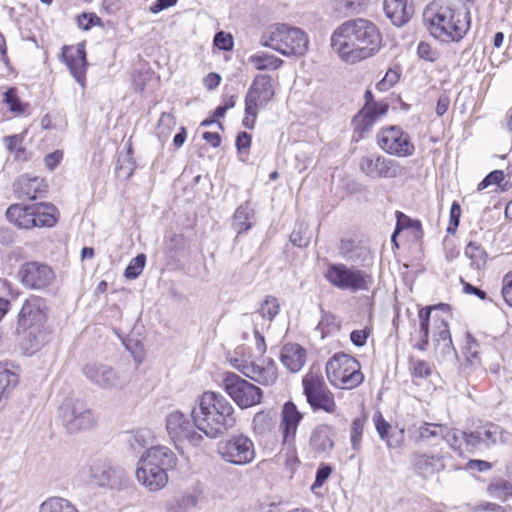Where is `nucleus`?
<instances>
[{
  "label": "nucleus",
  "instance_id": "nucleus-60",
  "mask_svg": "<svg viewBox=\"0 0 512 512\" xmlns=\"http://www.w3.org/2000/svg\"><path fill=\"white\" fill-rule=\"evenodd\" d=\"M433 308V306H427L419 310V326L422 328V330H424V328L426 329V327H429L430 316Z\"/></svg>",
  "mask_w": 512,
  "mask_h": 512
},
{
  "label": "nucleus",
  "instance_id": "nucleus-35",
  "mask_svg": "<svg viewBox=\"0 0 512 512\" xmlns=\"http://www.w3.org/2000/svg\"><path fill=\"white\" fill-rule=\"evenodd\" d=\"M249 62L257 70H276L282 66L284 61L272 54L257 52L249 57Z\"/></svg>",
  "mask_w": 512,
  "mask_h": 512
},
{
  "label": "nucleus",
  "instance_id": "nucleus-2",
  "mask_svg": "<svg viewBox=\"0 0 512 512\" xmlns=\"http://www.w3.org/2000/svg\"><path fill=\"white\" fill-rule=\"evenodd\" d=\"M196 429L209 438H217L236 425L235 409L221 393L205 391L191 411Z\"/></svg>",
  "mask_w": 512,
  "mask_h": 512
},
{
  "label": "nucleus",
  "instance_id": "nucleus-30",
  "mask_svg": "<svg viewBox=\"0 0 512 512\" xmlns=\"http://www.w3.org/2000/svg\"><path fill=\"white\" fill-rule=\"evenodd\" d=\"M282 364L291 372L299 371L306 361V350L299 344H286L282 347Z\"/></svg>",
  "mask_w": 512,
  "mask_h": 512
},
{
  "label": "nucleus",
  "instance_id": "nucleus-3",
  "mask_svg": "<svg viewBox=\"0 0 512 512\" xmlns=\"http://www.w3.org/2000/svg\"><path fill=\"white\" fill-rule=\"evenodd\" d=\"M430 34L444 43L459 42L470 29V12L456 9L444 0L431 2L423 12Z\"/></svg>",
  "mask_w": 512,
  "mask_h": 512
},
{
  "label": "nucleus",
  "instance_id": "nucleus-11",
  "mask_svg": "<svg viewBox=\"0 0 512 512\" xmlns=\"http://www.w3.org/2000/svg\"><path fill=\"white\" fill-rule=\"evenodd\" d=\"M59 418L69 433L90 429L96 422L93 411L78 399H66L59 408Z\"/></svg>",
  "mask_w": 512,
  "mask_h": 512
},
{
  "label": "nucleus",
  "instance_id": "nucleus-12",
  "mask_svg": "<svg viewBox=\"0 0 512 512\" xmlns=\"http://www.w3.org/2000/svg\"><path fill=\"white\" fill-rule=\"evenodd\" d=\"M165 428L168 437L176 446L184 442L199 446L203 441V436L195 429L194 420L189 419L180 410L171 411L166 415Z\"/></svg>",
  "mask_w": 512,
  "mask_h": 512
},
{
  "label": "nucleus",
  "instance_id": "nucleus-21",
  "mask_svg": "<svg viewBox=\"0 0 512 512\" xmlns=\"http://www.w3.org/2000/svg\"><path fill=\"white\" fill-rule=\"evenodd\" d=\"M48 314L49 307L46 299L31 295L22 305L18 322L23 327L39 328L46 323Z\"/></svg>",
  "mask_w": 512,
  "mask_h": 512
},
{
  "label": "nucleus",
  "instance_id": "nucleus-31",
  "mask_svg": "<svg viewBox=\"0 0 512 512\" xmlns=\"http://www.w3.org/2000/svg\"><path fill=\"white\" fill-rule=\"evenodd\" d=\"M254 218V209L248 202H246L236 209L233 216L232 227L237 232V234L246 232L253 226Z\"/></svg>",
  "mask_w": 512,
  "mask_h": 512
},
{
  "label": "nucleus",
  "instance_id": "nucleus-43",
  "mask_svg": "<svg viewBox=\"0 0 512 512\" xmlns=\"http://www.w3.org/2000/svg\"><path fill=\"white\" fill-rule=\"evenodd\" d=\"M290 241L297 247H307L310 242V235L307 231V226L304 223H299L290 234Z\"/></svg>",
  "mask_w": 512,
  "mask_h": 512
},
{
  "label": "nucleus",
  "instance_id": "nucleus-51",
  "mask_svg": "<svg viewBox=\"0 0 512 512\" xmlns=\"http://www.w3.org/2000/svg\"><path fill=\"white\" fill-rule=\"evenodd\" d=\"M501 293L505 302L512 307V271L503 277Z\"/></svg>",
  "mask_w": 512,
  "mask_h": 512
},
{
  "label": "nucleus",
  "instance_id": "nucleus-13",
  "mask_svg": "<svg viewBox=\"0 0 512 512\" xmlns=\"http://www.w3.org/2000/svg\"><path fill=\"white\" fill-rule=\"evenodd\" d=\"M217 452L224 461L240 466L251 463L256 454L253 441L242 434L219 442Z\"/></svg>",
  "mask_w": 512,
  "mask_h": 512
},
{
  "label": "nucleus",
  "instance_id": "nucleus-27",
  "mask_svg": "<svg viewBox=\"0 0 512 512\" xmlns=\"http://www.w3.org/2000/svg\"><path fill=\"white\" fill-rule=\"evenodd\" d=\"M13 189L19 198L34 200L46 192L47 185L43 178L21 175L14 182Z\"/></svg>",
  "mask_w": 512,
  "mask_h": 512
},
{
  "label": "nucleus",
  "instance_id": "nucleus-48",
  "mask_svg": "<svg viewBox=\"0 0 512 512\" xmlns=\"http://www.w3.org/2000/svg\"><path fill=\"white\" fill-rule=\"evenodd\" d=\"M214 45L223 51H230L233 49V37L224 31L217 32L214 36Z\"/></svg>",
  "mask_w": 512,
  "mask_h": 512
},
{
  "label": "nucleus",
  "instance_id": "nucleus-45",
  "mask_svg": "<svg viewBox=\"0 0 512 512\" xmlns=\"http://www.w3.org/2000/svg\"><path fill=\"white\" fill-rule=\"evenodd\" d=\"M373 420L375 422L376 430L382 440H385L388 447H393L389 439V430L391 429L390 423H388L382 416L381 413L374 415Z\"/></svg>",
  "mask_w": 512,
  "mask_h": 512
},
{
  "label": "nucleus",
  "instance_id": "nucleus-49",
  "mask_svg": "<svg viewBox=\"0 0 512 512\" xmlns=\"http://www.w3.org/2000/svg\"><path fill=\"white\" fill-rule=\"evenodd\" d=\"M4 102L9 106L12 112L22 113L24 108L16 94L15 88L8 89L4 94Z\"/></svg>",
  "mask_w": 512,
  "mask_h": 512
},
{
  "label": "nucleus",
  "instance_id": "nucleus-57",
  "mask_svg": "<svg viewBox=\"0 0 512 512\" xmlns=\"http://www.w3.org/2000/svg\"><path fill=\"white\" fill-rule=\"evenodd\" d=\"M62 158H63V152L57 150V151H54V152L46 155L44 158V163L49 170H53L60 163Z\"/></svg>",
  "mask_w": 512,
  "mask_h": 512
},
{
  "label": "nucleus",
  "instance_id": "nucleus-10",
  "mask_svg": "<svg viewBox=\"0 0 512 512\" xmlns=\"http://www.w3.org/2000/svg\"><path fill=\"white\" fill-rule=\"evenodd\" d=\"M222 387L241 409L256 406L261 403L263 398V391L260 387L233 372L224 375Z\"/></svg>",
  "mask_w": 512,
  "mask_h": 512
},
{
  "label": "nucleus",
  "instance_id": "nucleus-59",
  "mask_svg": "<svg viewBox=\"0 0 512 512\" xmlns=\"http://www.w3.org/2000/svg\"><path fill=\"white\" fill-rule=\"evenodd\" d=\"M251 145V135L245 131L240 132L236 138V147L239 152L246 150Z\"/></svg>",
  "mask_w": 512,
  "mask_h": 512
},
{
  "label": "nucleus",
  "instance_id": "nucleus-38",
  "mask_svg": "<svg viewBox=\"0 0 512 512\" xmlns=\"http://www.w3.org/2000/svg\"><path fill=\"white\" fill-rule=\"evenodd\" d=\"M39 512H79L68 500L60 497H51L45 500Z\"/></svg>",
  "mask_w": 512,
  "mask_h": 512
},
{
  "label": "nucleus",
  "instance_id": "nucleus-15",
  "mask_svg": "<svg viewBox=\"0 0 512 512\" xmlns=\"http://www.w3.org/2000/svg\"><path fill=\"white\" fill-rule=\"evenodd\" d=\"M377 144L386 153L397 157H408L415 151L409 135L399 126L382 128L377 134Z\"/></svg>",
  "mask_w": 512,
  "mask_h": 512
},
{
  "label": "nucleus",
  "instance_id": "nucleus-54",
  "mask_svg": "<svg viewBox=\"0 0 512 512\" xmlns=\"http://www.w3.org/2000/svg\"><path fill=\"white\" fill-rule=\"evenodd\" d=\"M332 473V468L329 465L321 466L317 469L315 481L312 485V490L320 488L324 482L329 478Z\"/></svg>",
  "mask_w": 512,
  "mask_h": 512
},
{
  "label": "nucleus",
  "instance_id": "nucleus-40",
  "mask_svg": "<svg viewBox=\"0 0 512 512\" xmlns=\"http://www.w3.org/2000/svg\"><path fill=\"white\" fill-rule=\"evenodd\" d=\"M478 430L481 434L485 448L494 445L501 435L499 426L493 423H486L485 425L478 427Z\"/></svg>",
  "mask_w": 512,
  "mask_h": 512
},
{
  "label": "nucleus",
  "instance_id": "nucleus-58",
  "mask_svg": "<svg viewBox=\"0 0 512 512\" xmlns=\"http://www.w3.org/2000/svg\"><path fill=\"white\" fill-rule=\"evenodd\" d=\"M367 337L368 332L366 330H354L350 334L351 342L358 347L365 345Z\"/></svg>",
  "mask_w": 512,
  "mask_h": 512
},
{
  "label": "nucleus",
  "instance_id": "nucleus-34",
  "mask_svg": "<svg viewBox=\"0 0 512 512\" xmlns=\"http://www.w3.org/2000/svg\"><path fill=\"white\" fill-rule=\"evenodd\" d=\"M19 382V374L7 363H0V393L10 397Z\"/></svg>",
  "mask_w": 512,
  "mask_h": 512
},
{
  "label": "nucleus",
  "instance_id": "nucleus-6",
  "mask_svg": "<svg viewBox=\"0 0 512 512\" xmlns=\"http://www.w3.org/2000/svg\"><path fill=\"white\" fill-rule=\"evenodd\" d=\"M260 43L286 57H298L307 52L309 40L307 34L298 27L275 24L262 35Z\"/></svg>",
  "mask_w": 512,
  "mask_h": 512
},
{
  "label": "nucleus",
  "instance_id": "nucleus-64",
  "mask_svg": "<svg viewBox=\"0 0 512 512\" xmlns=\"http://www.w3.org/2000/svg\"><path fill=\"white\" fill-rule=\"evenodd\" d=\"M220 81H221V77L219 74L209 73L204 78V85L206 86L207 89L212 90L220 84Z\"/></svg>",
  "mask_w": 512,
  "mask_h": 512
},
{
  "label": "nucleus",
  "instance_id": "nucleus-8",
  "mask_svg": "<svg viewBox=\"0 0 512 512\" xmlns=\"http://www.w3.org/2000/svg\"><path fill=\"white\" fill-rule=\"evenodd\" d=\"M326 375L331 385L340 389H353L364 380L359 362L345 353H336L329 359Z\"/></svg>",
  "mask_w": 512,
  "mask_h": 512
},
{
  "label": "nucleus",
  "instance_id": "nucleus-47",
  "mask_svg": "<svg viewBox=\"0 0 512 512\" xmlns=\"http://www.w3.org/2000/svg\"><path fill=\"white\" fill-rule=\"evenodd\" d=\"M460 216H461V207L459 203L454 201L450 208V220L449 225L447 227V233L454 235L459 223H460Z\"/></svg>",
  "mask_w": 512,
  "mask_h": 512
},
{
  "label": "nucleus",
  "instance_id": "nucleus-32",
  "mask_svg": "<svg viewBox=\"0 0 512 512\" xmlns=\"http://www.w3.org/2000/svg\"><path fill=\"white\" fill-rule=\"evenodd\" d=\"M464 255L470 260V267L476 271L485 269L488 259V254L477 242H469L464 250Z\"/></svg>",
  "mask_w": 512,
  "mask_h": 512
},
{
  "label": "nucleus",
  "instance_id": "nucleus-14",
  "mask_svg": "<svg viewBox=\"0 0 512 512\" xmlns=\"http://www.w3.org/2000/svg\"><path fill=\"white\" fill-rule=\"evenodd\" d=\"M82 372L93 385L103 390H120L129 381L124 374L103 363H88Z\"/></svg>",
  "mask_w": 512,
  "mask_h": 512
},
{
  "label": "nucleus",
  "instance_id": "nucleus-7",
  "mask_svg": "<svg viewBox=\"0 0 512 512\" xmlns=\"http://www.w3.org/2000/svg\"><path fill=\"white\" fill-rule=\"evenodd\" d=\"M324 278L333 287L351 293L368 291L373 284L371 274L355 266H347L343 263L328 264Z\"/></svg>",
  "mask_w": 512,
  "mask_h": 512
},
{
  "label": "nucleus",
  "instance_id": "nucleus-24",
  "mask_svg": "<svg viewBox=\"0 0 512 512\" xmlns=\"http://www.w3.org/2000/svg\"><path fill=\"white\" fill-rule=\"evenodd\" d=\"M334 430L330 425L319 424L309 437V448L316 457L327 456L334 448Z\"/></svg>",
  "mask_w": 512,
  "mask_h": 512
},
{
  "label": "nucleus",
  "instance_id": "nucleus-61",
  "mask_svg": "<svg viewBox=\"0 0 512 512\" xmlns=\"http://www.w3.org/2000/svg\"><path fill=\"white\" fill-rule=\"evenodd\" d=\"M462 283L464 285L463 286V290H464L465 293L473 294V295L477 296L481 300L486 299L487 294H486V292L484 290H481L480 288L475 287V286H473L470 283L464 282L463 280H462Z\"/></svg>",
  "mask_w": 512,
  "mask_h": 512
},
{
  "label": "nucleus",
  "instance_id": "nucleus-41",
  "mask_svg": "<svg viewBox=\"0 0 512 512\" xmlns=\"http://www.w3.org/2000/svg\"><path fill=\"white\" fill-rule=\"evenodd\" d=\"M280 304L278 299L273 296H267L265 300L261 303L258 312L261 316L269 321H272L276 315L279 313Z\"/></svg>",
  "mask_w": 512,
  "mask_h": 512
},
{
  "label": "nucleus",
  "instance_id": "nucleus-20",
  "mask_svg": "<svg viewBox=\"0 0 512 512\" xmlns=\"http://www.w3.org/2000/svg\"><path fill=\"white\" fill-rule=\"evenodd\" d=\"M91 481L99 487L121 489L126 485L125 471L109 462H96L90 467Z\"/></svg>",
  "mask_w": 512,
  "mask_h": 512
},
{
  "label": "nucleus",
  "instance_id": "nucleus-46",
  "mask_svg": "<svg viewBox=\"0 0 512 512\" xmlns=\"http://www.w3.org/2000/svg\"><path fill=\"white\" fill-rule=\"evenodd\" d=\"M364 429V420L356 418L352 422L351 426V445L354 450H358L361 443V438Z\"/></svg>",
  "mask_w": 512,
  "mask_h": 512
},
{
  "label": "nucleus",
  "instance_id": "nucleus-52",
  "mask_svg": "<svg viewBox=\"0 0 512 512\" xmlns=\"http://www.w3.org/2000/svg\"><path fill=\"white\" fill-rule=\"evenodd\" d=\"M399 80V73L394 69H389L384 78L377 84L380 90H387L395 85Z\"/></svg>",
  "mask_w": 512,
  "mask_h": 512
},
{
  "label": "nucleus",
  "instance_id": "nucleus-62",
  "mask_svg": "<svg viewBox=\"0 0 512 512\" xmlns=\"http://www.w3.org/2000/svg\"><path fill=\"white\" fill-rule=\"evenodd\" d=\"M175 125V119L172 114L163 112L160 116L158 127H165L167 130H171Z\"/></svg>",
  "mask_w": 512,
  "mask_h": 512
},
{
  "label": "nucleus",
  "instance_id": "nucleus-44",
  "mask_svg": "<svg viewBox=\"0 0 512 512\" xmlns=\"http://www.w3.org/2000/svg\"><path fill=\"white\" fill-rule=\"evenodd\" d=\"M463 442L469 452H474L476 450L485 448L478 428L474 431L464 432Z\"/></svg>",
  "mask_w": 512,
  "mask_h": 512
},
{
  "label": "nucleus",
  "instance_id": "nucleus-29",
  "mask_svg": "<svg viewBox=\"0 0 512 512\" xmlns=\"http://www.w3.org/2000/svg\"><path fill=\"white\" fill-rule=\"evenodd\" d=\"M384 11L391 22L398 27L406 24L412 17L414 10L407 0H384Z\"/></svg>",
  "mask_w": 512,
  "mask_h": 512
},
{
  "label": "nucleus",
  "instance_id": "nucleus-5",
  "mask_svg": "<svg viewBox=\"0 0 512 512\" xmlns=\"http://www.w3.org/2000/svg\"><path fill=\"white\" fill-rule=\"evenodd\" d=\"M6 217L20 229L52 228L59 220V211L49 202L12 204L6 211Z\"/></svg>",
  "mask_w": 512,
  "mask_h": 512
},
{
  "label": "nucleus",
  "instance_id": "nucleus-26",
  "mask_svg": "<svg viewBox=\"0 0 512 512\" xmlns=\"http://www.w3.org/2000/svg\"><path fill=\"white\" fill-rule=\"evenodd\" d=\"M388 110V104L385 102H373L365 104L364 107L353 118L355 130L366 132L384 115Z\"/></svg>",
  "mask_w": 512,
  "mask_h": 512
},
{
  "label": "nucleus",
  "instance_id": "nucleus-63",
  "mask_svg": "<svg viewBox=\"0 0 512 512\" xmlns=\"http://www.w3.org/2000/svg\"><path fill=\"white\" fill-rule=\"evenodd\" d=\"M469 469H477L480 472L490 470L492 468V464L490 462L484 460H469L467 463Z\"/></svg>",
  "mask_w": 512,
  "mask_h": 512
},
{
  "label": "nucleus",
  "instance_id": "nucleus-50",
  "mask_svg": "<svg viewBox=\"0 0 512 512\" xmlns=\"http://www.w3.org/2000/svg\"><path fill=\"white\" fill-rule=\"evenodd\" d=\"M417 54L421 59L434 62L437 59V52L427 42L421 41L417 47Z\"/></svg>",
  "mask_w": 512,
  "mask_h": 512
},
{
  "label": "nucleus",
  "instance_id": "nucleus-18",
  "mask_svg": "<svg viewBox=\"0 0 512 512\" xmlns=\"http://www.w3.org/2000/svg\"><path fill=\"white\" fill-rule=\"evenodd\" d=\"M304 394L311 408L323 410L326 413L333 414L337 410L333 393L326 387L322 379L310 377L303 379Z\"/></svg>",
  "mask_w": 512,
  "mask_h": 512
},
{
  "label": "nucleus",
  "instance_id": "nucleus-55",
  "mask_svg": "<svg viewBox=\"0 0 512 512\" xmlns=\"http://www.w3.org/2000/svg\"><path fill=\"white\" fill-rule=\"evenodd\" d=\"M338 9L345 11H357L362 6L366 5L368 0H335Z\"/></svg>",
  "mask_w": 512,
  "mask_h": 512
},
{
  "label": "nucleus",
  "instance_id": "nucleus-16",
  "mask_svg": "<svg viewBox=\"0 0 512 512\" xmlns=\"http://www.w3.org/2000/svg\"><path fill=\"white\" fill-rule=\"evenodd\" d=\"M17 277L25 288L42 291L54 282L55 273L46 263L30 261L20 266Z\"/></svg>",
  "mask_w": 512,
  "mask_h": 512
},
{
  "label": "nucleus",
  "instance_id": "nucleus-25",
  "mask_svg": "<svg viewBox=\"0 0 512 512\" xmlns=\"http://www.w3.org/2000/svg\"><path fill=\"white\" fill-rule=\"evenodd\" d=\"M302 419L303 414L297 409L293 402L288 401L284 404L280 423L284 444L291 445L294 443L298 425Z\"/></svg>",
  "mask_w": 512,
  "mask_h": 512
},
{
  "label": "nucleus",
  "instance_id": "nucleus-4",
  "mask_svg": "<svg viewBox=\"0 0 512 512\" xmlns=\"http://www.w3.org/2000/svg\"><path fill=\"white\" fill-rule=\"evenodd\" d=\"M177 457L166 446H153L145 451L137 463V481L150 492L163 489L168 482L167 471L176 467Z\"/></svg>",
  "mask_w": 512,
  "mask_h": 512
},
{
  "label": "nucleus",
  "instance_id": "nucleus-22",
  "mask_svg": "<svg viewBox=\"0 0 512 512\" xmlns=\"http://www.w3.org/2000/svg\"><path fill=\"white\" fill-rule=\"evenodd\" d=\"M360 170L371 178H395L401 172L400 165L381 155L363 156L359 162Z\"/></svg>",
  "mask_w": 512,
  "mask_h": 512
},
{
  "label": "nucleus",
  "instance_id": "nucleus-42",
  "mask_svg": "<svg viewBox=\"0 0 512 512\" xmlns=\"http://www.w3.org/2000/svg\"><path fill=\"white\" fill-rule=\"evenodd\" d=\"M146 264L145 254L134 257L125 269L124 276L127 279H136L143 271Z\"/></svg>",
  "mask_w": 512,
  "mask_h": 512
},
{
  "label": "nucleus",
  "instance_id": "nucleus-23",
  "mask_svg": "<svg viewBox=\"0 0 512 512\" xmlns=\"http://www.w3.org/2000/svg\"><path fill=\"white\" fill-rule=\"evenodd\" d=\"M62 58L75 80L84 87L87 66L84 43L77 44L75 48L72 46H64L62 48Z\"/></svg>",
  "mask_w": 512,
  "mask_h": 512
},
{
  "label": "nucleus",
  "instance_id": "nucleus-37",
  "mask_svg": "<svg viewBox=\"0 0 512 512\" xmlns=\"http://www.w3.org/2000/svg\"><path fill=\"white\" fill-rule=\"evenodd\" d=\"M197 502L198 499L195 495L181 494L168 501L166 509L168 512H187L192 507H195Z\"/></svg>",
  "mask_w": 512,
  "mask_h": 512
},
{
  "label": "nucleus",
  "instance_id": "nucleus-17",
  "mask_svg": "<svg viewBox=\"0 0 512 512\" xmlns=\"http://www.w3.org/2000/svg\"><path fill=\"white\" fill-rule=\"evenodd\" d=\"M231 365L247 378L263 386H271L278 379V370L271 358L262 364L235 358L231 360Z\"/></svg>",
  "mask_w": 512,
  "mask_h": 512
},
{
  "label": "nucleus",
  "instance_id": "nucleus-39",
  "mask_svg": "<svg viewBox=\"0 0 512 512\" xmlns=\"http://www.w3.org/2000/svg\"><path fill=\"white\" fill-rule=\"evenodd\" d=\"M487 491L490 496L505 501L512 496V483L503 478H498L488 485Z\"/></svg>",
  "mask_w": 512,
  "mask_h": 512
},
{
  "label": "nucleus",
  "instance_id": "nucleus-36",
  "mask_svg": "<svg viewBox=\"0 0 512 512\" xmlns=\"http://www.w3.org/2000/svg\"><path fill=\"white\" fill-rule=\"evenodd\" d=\"M463 433L457 428L449 427L445 424V429L443 431L441 440L446 443L448 448L455 452L458 456H463L462 443L463 442Z\"/></svg>",
  "mask_w": 512,
  "mask_h": 512
},
{
  "label": "nucleus",
  "instance_id": "nucleus-53",
  "mask_svg": "<svg viewBox=\"0 0 512 512\" xmlns=\"http://www.w3.org/2000/svg\"><path fill=\"white\" fill-rule=\"evenodd\" d=\"M431 374L429 364L424 360H417L412 366V375L419 378H427Z\"/></svg>",
  "mask_w": 512,
  "mask_h": 512
},
{
  "label": "nucleus",
  "instance_id": "nucleus-19",
  "mask_svg": "<svg viewBox=\"0 0 512 512\" xmlns=\"http://www.w3.org/2000/svg\"><path fill=\"white\" fill-rule=\"evenodd\" d=\"M451 459V454L445 451L444 448H440L432 453H415L412 457V462L415 473L423 479H428L434 474L445 470Z\"/></svg>",
  "mask_w": 512,
  "mask_h": 512
},
{
  "label": "nucleus",
  "instance_id": "nucleus-1",
  "mask_svg": "<svg viewBox=\"0 0 512 512\" xmlns=\"http://www.w3.org/2000/svg\"><path fill=\"white\" fill-rule=\"evenodd\" d=\"M381 45V35L370 20H348L331 36L332 49L346 62L355 63L373 56Z\"/></svg>",
  "mask_w": 512,
  "mask_h": 512
},
{
  "label": "nucleus",
  "instance_id": "nucleus-28",
  "mask_svg": "<svg viewBox=\"0 0 512 512\" xmlns=\"http://www.w3.org/2000/svg\"><path fill=\"white\" fill-rule=\"evenodd\" d=\"M445 424L422 421L413 424L409 429V436L415 443H431L441 440Z\"/></svg>",
  "mask_w": 512,
  "mask_h": 512
},
{
  "label": "nucleus",
  "instance_id": "nucleus-9",
  "mask_svg": "<svg viewBox=\"0 0 512 512\" xmlns=\"http://www.w3.org/2000/svg\"><path fill=\"white\" fill-rule=\"evenodd\" d=\"M274 94L270 75L259 74L254 78L245 96V116L242 120L245 128H254L259 109L266 107Z\"/></svg>",
  "mask_w": 512,
  "mask_h": 512
},
{
  "label": "nucleus",
  "instance_id": "nucleus-33",
  "mask_svg": "<svg viewBox=\"0 0 512 512\" xmlns=\"http://www.w3.org/2000/svg\"><path fill=\"white\" fill-rule=\"evenodd\" d=\"M437 329L438 331L435 333V349L439 350L444 356L454 355L455 349L452 344L448 323L441 319Z\"/></svg>",
  "mask_w": 512,
  "mask_h": 512
},
{
  "label": "nucleus",
  "instance_id": "nucleus-56",
  "mask_svg": "<svg viewBox=\"0 0 512 512\" xmlns=\"http://www.w3.org/2000/svg\"><path fill=\"white\" fill-rule=\"evenodd\" d=\"M95 21H99V18L92 13H82L77 18L79 28L85 31L89 30L95 24Z\"/></svg>",
  "mask_w": 512,
  "mask_h": 512
}]
</instances>
